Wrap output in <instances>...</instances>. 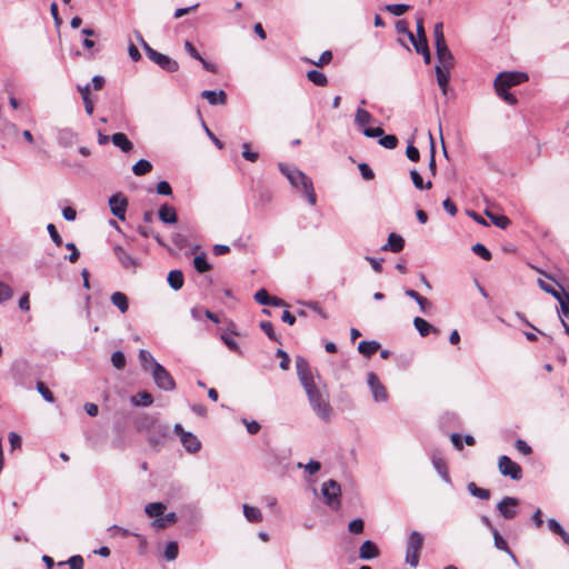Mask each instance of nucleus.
<instances>
[{"label":"nucleus","mask_w":569,"mask_h":569,"mask_svg":"<svg viewBox=\"0 0 569 569\" xmlns=\"http://www.w3.org/2000/svg\"><path fill=\"white\" fill-rule=\"evenodd\" d=\"M276 356L280 358V363H279L280 368L282 370H288L290 367V358H289L288 353L282 349H278L276 352Z\"/></svg>","instance_id":"4d7b16f0"},{"label":"nucleus","mask_w":569,"mask_h":569,"mask_svg":"<svg viewBox=\"0 0 569 569\" xmlns=\"http://www.w3.org/2000/svg\"><path fill=\"white\" fill-rule=\"evenodd\" d=\"M416 24H417V36H415L412 32H408V38L413 46L415 50H420L421 46L429 47L428 40L423 27V18L421 16L416 17Z\"/></svg>","instance_id":"ddd939ff"},{"label":"nucleus","mask_w":569,"mask_h":569,"mask_svg":"<svg viewBox=\"0 0 569 569\" xmlns=\"http://www.w3.org/2000/svg\"><path fill=\"white\" fill-rule=\"evenodd\" d=\"M413 326L421 337H427L430 333H439V329L430 325L428 321L420 317L413 319Z\"/></svg>","instance_id":"412c9836"},{"label":"nucleus","mask_w":569,"mask_h":569,"mask_svg":"<svg viewBox=\"0 0 569 569\" xmlns=\"http://www.w3.org/2000/svg\"><path fill=\"white\" fill-rule=\"evenodd\" d=\"M37 390L43 397V399L46 401H48V402L54 401L53 393L48 389V387L43 382H41V381L37 382Z\"/></svg>","instance_id":"3c124183"},{"label":"nucleus","mask_w":569,"mask_h":569,"mask_svg":"<svg viewBox=\"0 0 569 569\" xmlns=\"http://www.w3.org/2000/svg\"><path fill=\"white\" fill-rule=\"evenodd\" d=\"M518 499L513 497H505L501 499L497 509L505 519H513L517 516Z\"/></svg>","instance_id":"4468645a"},{"label":"nucleus","mask_w":569,"mask_h":569,"mask_svg":"<svg viewBox=\"0 0 569 569\" xmlns=\"http://www.w3.org/2000/svg\"><path fill=\"white\" fill-rule=\"evenodd\" d=\"M486 214L490 218L491 222L495 226H497L501 229H506L510 223V220L506 216L493 214V213L489 212L488 210L486 211Z\"/></svg>","instance_id":"a19ab883"},{"label":"nucleus","mask_w":569,"mask_h":569,"mask_svg":"<svg viewBox=\"0 0 569 569\" xmlns=\"http://www.w3.org/2000/svg\"><path fill=\"white\" fill-rule=\"evenodd\" d=\"M66 563L69 566L70 569H83V558L80 555L71 556ZM59 566L64 565V562H59Z\"/></svg>","instance_id":"49530a36"},{"label":"nucleus","mask_w":569,"mask_h":569,"mask_svg":"<svg viewBox=\"0 0 569 569\" xmlns=\"http://www.w3.org/2000/svg\"><path fill=\"white\" fill-rule=\"evenodd\" d=\"M140 41H141V46L147 54V57L153 62L156 63L159 68H161L162 70L167 71V72H176L179 70V63L170 58L169 56L167 54H163L161 52H158L157 50H154L153 48H151L144 40L143 38L140 36Z\"/></svg>","instance_id":"7ed1b4c3"},{"label":"nucleus","mask_w":569,"mask_h":569,"mask_svg":"<svg viewBox=\"0 0 569 569\" xmlns=\"http://www.w3.org/2000/svg\"><path fill=\"white\" fill-rule=\"evenodd\" d=\"M201 97L206 99L210 104H226L227 103V93L223 90L213 91V90H203L201 92Z\"/></svg>","instance_id":"a211bd4d"},{"label":"nucleus","mask_w":569,"mask_h":569,"mask_svg":"<svg viewBox=\"0 0 569 569\" xmlns=\"http://www.w3.org/2000/svg\"><path fill=\"white\" fill-rule=\"evenodd\" d=\"M112 143L118 147L122 152H130L133 149V143L129 140L127 134L117 132L111 136Z\"/></svg>","instance_id":"aec40b11"},{"label":"nucleus","mask_w":569,"mask_h":569,"mask_svg":"<svg viewBox=\"0 0 569 569\" xmlns=\"http://www.w3.org/2000/svg\"><path fill=\"white\" fill-rule=\"evenodd\" d=\"M296 369L312 411L320 420L329 422L332 418L333 409L330 405L327 387L316 383L309 363L305 358H296Z\"/></svg>","instance_id":"f257e3e1"},{"label":"nucleus","mask_w":569,"mask_h":569,"mask_svg":"<svg viewBox=\"0 0 569 569\" xmlns=\"http://www.w3.org/2000/svg\"><path fill=\"white\" fill-rule=\"evenodd\" d=\"M498 468L502 476L510 477L512 480H520L522 478L521 467L508 456H501L499 458Z\"/></svg>","instance_id":"1a4fd4ad"},{"label":"nucleus","mask_w":569,"mask_h":569,"mask_svg":"<svg viewBox=\"0 0 569 569\" xmlns=\"http://www.w3.org/2000/svg\"><path fill=\"white\" fill-rule=\"evenodd\" d=\"M410 9H411V6L406 4V3L387 4L385 7V10L395 17H400V16L405 14Z\"/></svg>","instance_id":"e433bc0d"},{"label":"nucleus","mask_w":569,"mask_h":569,"mask_svg":"<svg viewBox=\"0 0 569 569\" xmlns=\"http://www.w3.org/2000/svg\"><path fill=\"white\" fill-rule=\"evenodd\" d=\"M111 302L122 312H127L129 309L128 298L122 292H114L111 295Z\"/></svg>","instance_id":"c85d7f7f"},{"label":"nucleus","mask_w":569,"mask_h":569,"mask_svg":"<svg viewBox=\"0 0 569 569\" xmlns=\"http://www.w3.org/2000/svg\"><path fill=\"white\" fill-rule=\"evenodd\" d=\"M433 38H435V44L445 43V34H443V23L437 22L433 27Z\"/></svg>","instance_id":"603ef678"},{"label":"nucleus","mask_w":569,"mask_h":569,"mask_svg":"<svg viewBox=\"0 0 569 569\" xmlns=\"http://www.w3.org/2000/svg\"><path fill=\"white\" fill-rule=\"evenodd\" d=\"M174 433L180 438V441L189 453H197L201 449V441L196 435L190 431H186L180 423L174 425Z\"/></svg>","instance_id":"0eeeda50"},{"label":"nucleus","mask_w":569,"mask_h":569,"mask_svg":"<svg viewBox=\"0 0 569 569\" xmlns=\"http://www.w3.org/2000/svg\"><path fill=\"white\" fill-rule=\"evenodd\" d=\"M193 267L199 273L207 272L211 269V264L207 261L204 253L193 259Z\"/></svg>","instance_id":"58836bf2"},{"label":"nucleus","mask_w":569,"mask_h":569,"mask_svg":"<svg viewBox=\"0 0 569 569\" xmlns=\"http://www.w3.org/2000/svg\"><path fill=\"white\" fill-rule=\"evenodd\" d=\"M131 402L134 406L148 407L153 402V397L151 393L147 391L138 392L136 396L131 397Z\"/></svg>","instance_id":"c756f323"},{"label":"nucleus","mask_w":569,"mask_h":569,"mask_svg":"<svg viewBox=\"0 0 569 569\" xmlns=\"http://www.w3.org/2000/svg\"><path fill=\"white\" fill-rule=\"evenodd\" d=\"M139 361L144 371H152L154 369V363H158L153 356L144 349L139 351Z\"/></svg>","instance_id":"5701e85b"},{"label":"nucleus","mask_w":569,"mask_h":569,"mask_svg":"<svg viewBox=\"0 0 569 569\" xmlns=\"http://www.w3.org/2000/svg\"><path fill=\"white\" fill-rule=\"evenodd\" d=\"M243 515L249 522H261L263 517L259 508L249 505L242 506Z\"/></svg>","instance_id":"393cba45"},{"label":"nucleus","mask_w":569,"mask_h":569,"mask_svg":"<svg viewBox=\"0 0 569 569\" xmlns=\"http://www.w3.org/2000/svg\"><path fill=\"white\" fill-rule=\"evenodd\" d=\"M287 179L295 188H301L303 191L308 202L311 206L317 203V196L313 190V184L310 178H308L302 171L295 168V170H289L287 174Z\"/></svg>","instance_id":"f03ea898"},{"label":"nucleus","mask_w":569,"mask_h":569,"mask_svg":"<svg viewBox=\"0 0 569 569\" xmlns=\"http://www.w3.org/2000/svg\"><path fill=\"white\" fill-rule=\"evenodd\" d=\"M561 309V313L569 318V295L560 292V300H558Z\"/></svg>","instance_id":"bf43d9fd"},{"label":"nucleus","mask_w":569,"mask_h":569,"mask_svg":"<svg viewBox=\"0 0 569 569\" xmlns=\"http://www.w3.org/2000/svg\"><path fill=\"white\" fill-rule=\"evenodd\" d=\"M298 468H303L309 475H315V473H317L320 470L321 465H320L319 461L310 460L306 465L299 462L298 463Z\"/></svg>","instance_id":"864d4df0"},{"label":"nucleus","mask_w":569,"mask_h":569,"mask_svg":"<svg viewBox=\"0 0 569 569\" xmlns=\"http://www.w3.org/2000/svg\"><path fill=\"white\" fill-rule=\"evenodd\" d=\"M66 248L70 250V254L66 258L71 262L74 263L79 260L80 252L78 251L76 244L73 242L66 243Z\"/></svg>","instance_id":"680f3d73"},{"label":"nucleus","mask_w":569,"mask_h":569,"mask_svg":"<svg viewBox=\"0 0 569 569\" xmlns=\"http://www.w3.org/2000/svg\"><path fill=\"white\" fill-rule=\"evenodd\" d=\"M367 383L371 390L373 400L376 402H386L388 400V392L386 387L380 382L375 372H369L367 376Z\"/></svg>","instance_id":"9d476101"},{"label":"nucleus","mask_w":569,"mask_h":569,"mask_svg":"<svg viewBox=\"0 0 569 569\" xmlns=\"http://www.w3.org/2000/svg\"><path fill=\"white\" fill-rule=\"evenodd\" d=\"M359 171L365 180H372L375 178L372 169L367 163H360Z\"/></svg>","instance_id":"774afa93"},{"label":"nucleus","mask_w":569,"mask_h":569,"mask_svg":"<svg viewBox=\"0 0 569 569\" xmlns=\"http://www.w3.org/2000/svg\"><path fill=\"white\" fill-rule=\"evenodd\" d=\"M111 362L114 368L123 369L126 367V357L122 351H114L111 355Z\"/></svg>","instance_id":"de8ad7c7"},{"label":"nucleus","mask_w":569,"mask_h":569,"mask_svg":"<svg viewBox=\"0 0 569 569\" xmlns=\"http://www.w3.org/2000/svg\"><path fill=\"white\" fill-rule=\"evenodd\" d=\"M159 219L167 224H173L178 221V216L173 207L164 203L160 207L158 212Z\"/></svg>","instance_id":"6ab92c4d"},{"label":"nucleus","mask_w":569,"mask_h":569,"mask_svg":"<svg viewBox=\"0 0 569 569\" xmlns=\"http://www.w3.org/2000/svg\"><path fill=\"white\" fill-rule=\"evenodd\" d=\"M47 230H48V232L50 234L51 240L56 243V246H61L62 244V238L59 234L56 226L53 223H49L47 226Z\"/></svg>","instance_id":"052dcab7"},{"label":"nucleus","mask_w":569,"mask_h":569,"mask_svg":"<svg viewBox=\"0 0 569 569\" xmlns=\"http://www.w3.org/2000/svg\"><path fill=\"white\" fill-rule=\"evenodd\" d=\"M403 238L400 234L391 232L388 237L387 243L381 247V250L398 253L403 249Z\"/></svg>","instance_id":"f3484780"},{"label":"nucleus","mask_w":569,"mask_h":569,"mask_svg":"<svg viewBox=\"0 0 569 569\" xmlns=\"http://www.w3.org/2000/svg\"><path fill=\"white\" fill-rule=\"evenodd\" d=\"M321 493L327 506L333 510H338L340 508L341 487L336 480L329 479L325 481L321 486Z\"/></svg>","instance_id":"39448f33"},{"label":"nucleus","mask_w":569,"mask_h":569,"mask_svg":"<svg viewBox=\"0 0 569 569\" xmlns=\"http://www.w3.org/2000/svg\"><path fill=\"white\" fill-rule=\"evenodd\" d=\"M363 529H365V522L361 518L353 519L348 525V530L355 535L362 533Z\"/></svg>","instance_id":"09e8293b"},{"label":"nucleus","mask_w":569,"mask_h":569,"mask_svg":"<svg viewBox=\"0 0 569 569\" xmlns=\"http://www.w3.org/2000/svg\"><path fill=\"white\" fill-rule=\"evenodd\" d=\"M471 250L473 253L481 257L486 261H489L492 258L491 252L482 243L473 244Z\"/></svg>","instance_id":"a18cd8bd"},{"label":"nucleus","mask_w":569,"mask_h":569,"mask_svg":"<svg viewBox=\"0 0 569 569\" xmlns=\"http://www.w3.org/2000/svg\"><path fill=\"white\" fill-rule=\"evenodd\" d=\"M164 509L166 506L163 503L151 502L146 506L144 511L149 517H159L162 516Z\"/></svg>","instance_id":"ea45409f"},{"label":"nucleus","mask_w":569,"mask_h":569,"mask_svg":"<svg viewBox=\"0 0 569 569\" xmlns=\"http://www.w3.org/2000/svg\"><path fill=\"white\" fill-rule=\"evenodd\" d=\"M379 555L378 546L371 540H366L359 548V558L362 560H371L379 557Z\"/></svg>","instance_id":"dca6fc26"},{"label":"nucleus","mask_w":569,"mask_h":569,"mask_svg":"<svg viewBox=\"0 0 569 569\" xmlns=\"http://www.w3.org/2000/svg\"><path fill=\"white\" fill-rule=\"evenodd\" d=\"M151 375L158 388L164 391H172L176 389L174 379L162 365L154 363V369L151 371Z\"/></svg>","instance_id":"6e6552de"},{"label":"nucleus","mask_w":569,"mask_h":569,"mask_svg":"<svg viewBox=\"0 0 569 569\" xmlns=\"http://www.w3.org/2000/svg\"><path fill=\"white\" fill-rule=\"evenodd\" d=\"M516 449L525 456H528L532 452L531 447L522 439H517L515 442Z\"/></svg>","instance_id":"69168bd1"},{"label":"nucleus","mask_w":569,"mask_h":569,"mask_svg":"<svg viewBox=\"0 0 569 569\" xmlns=\"http://www.w3.org/2000/svg\"><path fill=\"white\" fill-rule=\"evenodd\" d=\"M109 207L111 213L120 220L126 219L128 200L121 193H114L109 198Z\"/></svg>","instance_id":"f8f14e48"},{"label":"nucleus","mask_w":569,"mask_h":569,"mask_svg":"<svg viewBox=\"0 0 569 569\" xmlns=\"http://www.w3.org/2000/svg\"><path fill=\"white\" fill-rule=\"evenodd\" d=\"M423 540L425 538L419 531H412L407 539L406 563L412 568H416L419 563Z\"/></svg>","instance_id":"20e7f679"},{"label":"nucleus","mask_w":569,"mask_h":569,"mask_svg":"<svg viewBox=\"0 0 569 569\" xmlns=\"http://www.w3.org/2000/svg\"><path fill=\"white\" fill-rule=\"evenodd\" d=\"M373 120V117L369 111L359 107L355 114V123L359 128H363Z\"/></svg>","instance_id":"b1692460"},{"label":"nucleus","mask_w":569,"mask_h":569,"mask_svg":"<svg viewBox=\"0 0 569 569\" xmlns=\"http://www.w3.org/2000/svg\"><path fill=\"white\" fill-rule=\"evenodd\" d=\"M242 423L246 426L247 431L250 435H257L261 429V426L256 420L248 421L247 419H242Z\"/></svg>","instance_id":"0e129e2a"},{"label":"nucleus","mask_w":569,"mask_h":569,"mask_svg":"<svg viewBox=\"0 0 569 569\" xmlns=\"http://www.w3.org/2000/svg\"><path fill=\"white\" fill-rule=\"evenodd\" d=\"M431 460H432V465H433L435 469L437 470L439 476L442 478V480L446 481L447 483H451V479H450L449 471H448L445 460L441 457H438L436 455L432 456Z\"/></svg>","instance_id":"4be33fe9"},{"label":"nucleus","mask_w":569,"mask_h":569,"mask_svg":"<svg viewBox=\"0 0 569 569\" xmlns=\"http://www.w3.org/2000/svg\"><path fill=\"white\" fill-rule=\"evenodd\" d=\"M184 282L183 273L181 270H171L168 274V283L173 290L182 288Z\"/></svg>","instance_id":"bb28decb"},{"label":"nucleus","mask_w":569,"mask_h":569,"mask_svg":"<svg viewBox=\"0 0 569 569\" xmlns=\"http://www.w3.org/2000/svg\"><path fill=\"white\" fill-rule=\"evenodd\" d=\"M435 47H436L437 59H438V62L440 63L437 67L451 68L453 64V56H452L451 51L449 50L447 43L445 42V43L435 44Z\"/></svg>","instance_id":"2eb2a0df"},{"label":"nucleus","mask_w":569,"mask_h":569,"mask_svg":"<svg viewBox=\"0 0 569 569\" xmlns=\"http://www.w3.org/2000/svg\"><path fill=\"white\" fill-rule=\"evenodd\" d=\"M260 329L266 333V336L273 341H279L277 335L273 330V325L270 321H261Z\"/></svg>","instance_id":"8fccbe9b"},{"label":"nucleus","mask_w":569,"mask_h":569,"mask_svg":"<svg viewBox=\"0 0 569 569\" xmlns=\"http://www.w3.org/2000/svg\"><path fill=\"white\" fill-rule=\"evenodd\" d=\"M468 491L471 496L477 497L481 500H488L490 498V491L485 488H479L475 482H469Z\"/></svg>","instance_id":"72a5a7b5"},{"label":"nucleus","mask_w":569,"mask_h":569,"mask_svg":"<svg viewBox=\"0 0 569 569\" xmlns=\"http://www.w3.org/2000/svg\"><path fill=\"white\" fill-rule=\"evenodd\" d=\"M491 533L493 536L495 547L498 550L507 552L512 559H516L513 552L510 550L507 541L502 538V536L499 533V531L496 529Z\"/></svg>","instance_id":"cd10ccee"},{"label":"nucleus","mask_w":569,"mask_h":569,"mask_svg":"<svg viewBox=\"0 0 569 569\" xmlns=\"http://www.w3.org/2000/svg\"><path fill=\"white\" fill-rule=\"evenodd\" d=\"M528 80V76L523 72H501L495 79V89L497 93L509 90V88L517 86Z\"/></svg>","instance_id":"423d86ee"},{"label":"nucleus","mask_w":569,"mask_h":569,"mask_svg":"<svg viewBox=\"0 0 569 569\" xmlns=\"http://www.w3.org/2000/svg\"><path fill=\"white\" fill-rule=\"evenodd\" d=\"M12 296V289L8 284L0 282V302L11 299Z\"/></svg>","instance_id":"e2e57ef3"},{"label":"nucleus","mask_w":569,"mask_h":569,"mask_svg":"<svg viewBox=\"0 0 569 569\" xmlns=\"http://www.w3.org/2000/svg\"><path fill=\"white\" fill-rule=\"evenodd\" d=\"M253 298L259 305H262V306L269 305L270 296L266 289H259L254 293Z\"/></svg>","instance_id":"6e6d98bb"},{"label":"nucleus","mask_w":569,"mask_h":569,"mask_svg":"<svg viewBox=\"0 0 569 569\" xmlns=\"http://www.w3.org/2000/svg\"><path fill=\"white\" fill-rule=\"evenodd\" d=\"M242 148H243V150H242V157H243L246 160H248V161H250V162H254V161H257V160H258L259 156H258V153H257V152H252V151L250 150V143H249V142H244V143L242 144Z\"/></svg>","instance_id":"13d9d810"},{"label":"nucleus","mask_w":569,"mask_h":569,"mask_svg":"<svg viewBox=\"0 0 569 569\" xmlns=\"http://www.w3.org/2000/svg\"><path fill=\"white\" fill-rule=\"evenodd\" d=\"M331 60H332V52L330 50L322 52L317 61H313L310 59H305V61H307L308 63L315 64L317 67H323V66L328 64Z\"/></svg>","instance_id":"37998d69"},{"label":"nucleus","mask_w":569,"mask_h":569,"mask_svg":"<svg viewBox=\"0 0 569 569\" xmlns=\"http://www.w3.org/2000/svg\"><path fill=\"white\" fill-rule=\"evenodd\" d=\"M379 348L380 343L377 341H361L358 346V351L366 357H371Z\"/></svg>","instance_id":"a878e982"},{"label":"nucleus","mask_w":569,"mask_h":569,"mask_svg":"<svg viewBox=\"0 0 569 569\" xmlns=\"http://www.w3.org/2000/svg\"><path fill=\"white\" fill-rule=\"evenodd\" d=\"M151 170H152V164L150 161H148L146 159H140L132 167V172L136 176H144V174L149 173Z\"/></svg>","instance_id":"f704fd0d"},{"label":"nucleus","mask_w":569,"mask_h":569,"mask_svg":"<svg viewBox=\"0 0 569 569\" xmlns=\"http://www.w3.org/2000/svg\"><path fill=\"white\" fill-rule=\"evenodd\" d=\"M113 253L117 257L121 267L126 270L136 271V269L140 266V262L137 258L131 256L122 246L114 244Z\"/></svg>","instance_id":"9b49d317"},{"label":"nucleus","mask_w":569,"mask_h":569,"mask_svg":"<svg viewBox=\"0 0 569 569\" xmlns=\"http://www.w3.org/2000/svg\"><path fill=\"white\" fill-rule=\"evenodd\" d=\"M378 143L386 149H395L398 146V138L395 134L381 136Z\"/></svg>","instance_id":"79ce46f5"},{"label":"nucleus","mask_w":569,"mask_h":569,"mask_svg":"<svg viewBox=\"0 0 569 569\" xmlns=\"http://www.w3.org/2000/svg\"><path fill=\"white\" fill-rule=\"evenodd\" d=\"M78 90L79 92L81 93V98L83 100V103H84V109H86V112L91 116L93 113V102L90 100V88H89V84L84 86V87H81L79 86L78 87Z\"/></svg>","instance_id":"473e14b6"},{"label":"nucleus","mask_w":569,"mask_h":569,"mask_svg":"<svg viewBox=\"0 0 569 569\" xmlns=\"http://www.w3.org/2000/svg\"><path fill=\"white\" fill-rule=\"evenodd\" d=\"M430 139V159L428 163L429 171L432 177L437 174V163H436V142L431 133H429Z\"/></svg>","instance_id":"4c0bfd02"},{"label":"nucleus","mask_w":569,"mask_h":569,"mask_svg":"<svg viewBox=\"0 0 569 569\" xmlns=\"http://www.w3.org/2000/svg\"><path fill=\"white\" fill-rule=\"evenodd\" d=\"M436 77L439 87H448L450 80V68L436 67Z\"/></svg>","instance_id":"c9c22d12"},{"label":"nucleus","mask_w":569,"mask_h":569,"mask_svg":"<svg viewBox=\"0 0 569 569\" xmlns=\"http://www.w3.org/2000/svg\"><path fill=\"white\" fill-rule=\"evenodd\" d=\"M410 178L418 190H429L432 187V182L430 180L423 182L421 174L416 169L410 171Z\"/></svg>","instance_id":"7c9ffc66"},{"label":"nucleus","mask_w":569,"mask_h":569,"mask_svg":"<svg viewBox=\"0 0 569 569\" xmlns=\"http://www.w3.org/2000/svg\"><path fill=\"white\" fill-rule=\"evenodd\" d=\"M179 553L178 543L176 541H171L166 546L164 549V558L169 561L177 559Z\"/></svg>","instance_id":"c03bdc74"},{"label":"nucleus","mask_w":569,"mask_h":569,"mask_svg":"<svg viewBox=\"0 0 569 569\" xmlns=\"http://www.w3.org/2000/svg\"><path fill=\"white\" fill-rule=\"evenodd\" d=\"M538 284L541 290H543L547 293H550L557 300H560V292L558 290H556L551 284L545 282L541 279H538Z\"/></svg>","instance_id":"5fc2aeb1"},{"label":"nucleus","mask_w":569,"mask_h":569,"mask_svg":"<svg viewBox=\"0 0 569 569\" xmlns=\"http://www.w3.org/2000/svg\"><path fill=\"white\" fill-rule=\"evenodd\" d=\"M307 78L313 84L319 86V87H325L328 83L327 76L323 72L315 70V69L313 70H309L307 72Z\"/></svg>","instance_id":"2f4dec72"},{"label":"nucleus","mask_w":569,"mask_h":569,"mask_svg":"<svg viewBox=\"0 0 569 569\" xmlns=\"http://www.w3.org/2000/svg\"><path fill=\"white\" fill-rule=\"evenodd\" d=\"M406 156L413 162H417L420 159V152L412 143L408 144Z\"/></svg>","instance_id":"338daca9"}]
</instances>
